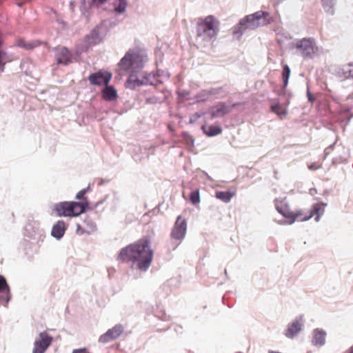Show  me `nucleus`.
I'll use <instances>...</instances> for the list:
<instances>
[{"label": "nucleus", "instance_id": "nucleus-17", "mask_svg": "<svg viewBox=\"0 0 353 353\" xmlns=\"http://www.w3.org/2000/svg\"><path fill=\"white\" fill-rule=\"evenodd\" d=\"M326 332L320 329H315L313 332L312 343L316 346H321L325 342Z\"/></svg>", "mask_w": 353, "mask_h": 353}, {"label": "nucleus", "instance_id": "nucleus-27", "mask_svg": "<svg viewBox=\"0 0 353 353\" xmlns=\"http://www.w3.org/2000/svg\"><path fill=\"white\" fill-rule=\"evenodd\" d=\"M190 200L193 205H197L200 203L199 190H193L190 194Z\"/></svg>", "mask_w": 353, "mask_h": 353}, {"label": "nucleus", "instance_id": "nucleus-35", "mask_svg": "<svg viewBox=\"0 0 353 353\" xmlns=\"http://www.w3.org/2000/svg\"><path fill=\"white\" fill-rule=\"evenodd\" d=\"M201 94L203 95V97H205L207 94V92L203 91Z\"/></svg>", "mask_w": 353, "mask_h": 353}, {"label": "nucleus", "instance_id": "nucleus-32", "mask_svg": "<svg viewBox=\"0 0 353 353\" xmlns=\"http://www.w3.org/2000/svg\"><path fill=\"white\" fill-rule=\"evenodd\" d=\"M72 353H89L85 348L74 350Z\"/></svg>", "mask_w": 353, "mask_h": 353}, {"label": "nucleus", "instance_id": "nucleus-11", "mask_svg": "<svg viewBox=\"0 0 353 353\" xmlns=\"http://www.w3.org/2000/svg\"><path fill=\"white\" fill-rule=\"evenodd\" d=\"M123 332V327L120 324L116 325L112 328L109 329L105 334H102L99 337V341L102 343H106L114 341L119 338Z\"/></svg>", "mask_w": 353, "mask_h": 353}, {"label": "nucleus", "instance_id": "nucleus-6", "mask_svg": "<svg viewBox=\"0 0 353 353\" xmlns=\"http://www.w3.org/2000/svg\"><path fill=\"white\" fill-rule=\"evenodd\" d=\"M269 12L265 11H257L252 14L246 16L241 20L240 25L245 28L254 29L263 24H270L274 22L272 17H268Z\"/></svg>", "mask_w": 353, "mask_h": 353}, {"label": "nucleus", "instance_id": "nucleus-12", "mask_svg": "<svg viewBox=\"0 0 353 353\" xmlns=\"http://www.w3.org/2000/svg\"><path fill=\"white\" fill-rule=\"evenodd\" d=\"M55 58L58 64L68 65L71 62L72 55L68 50L63 46L55 48Z\"/></svg>", "mask_w": 353, "mask_h": 353}, {"label": "nucleus", "instance_id": "nucleus-7", "mask_svg": "<svg viewBox=\"0 0 353 353\" xmlns=\"http://www.w3.org/2000/svg\"><path fill=\"white\" fill-rule=\"evenodd\" d=\"M294 46L299 53L305 59L312 58L318 52V47L313 38H303L298 40Z\"/></svg>", "mask_w": 353, "mask_h": 353}, {"label": "nucleus", "instance_id": "nucleus-13", "mask_svg": "<svg viewBox=\"0 0 353 353\" xmlns=\"http://www.w3.org/2000/svg\"><path fill=\"white\" fill-rule=\"evenodd\" d=\"M236 106V104L232 105L231 107L226 105L223 103L217 104L212 108L210 114L212 119L216 117H223L231 112L232 109Z\"/></svg>", "mask_w": 353, "mask_h": 353}, {"label": "nucleus", "instance_id": "nucleus-25", "mask_svg": "<svg viewBox=\"0 0 353 353\" xmlns=\"http://www.w3.org/2000/svg\"><path fill=\"white\" fill-rule=\"evenodd\" d=\"M92 232V228L84 227L83 225L77 224L76 233L78 235L90 234Z\"/></svg>", "mask_w": 353, "mask_h": 353}, {"label": "nucleus", "instance_id": "nucleus-18", "mask_svg": "<svg viewBox=\"0 0 353 353\" xmlns=\"http://www.w3.org/2000/svg\"><path fill=\"white\" fill-rule=\"evenodd\" d=\"M103 97L106 101H113L117 98V92L113 86L105 85L102 91Z\"/></svg>", "mask_w": 353, "mask_h": 353}, {"label": "nucleus", "instance_id": "nucleus-15", "mask_svg": "<svg viewBox=\"0 0 353 353\" xmlns=\"http://www.w3.org/2000/svg\"><path fill=\"white\" fill-rule=\"evenodd\" d=\"M42 43L43 42L39 40L26 41L24 39L19 38L16 41L15 46L19 48H22L25 50H30L41 46Z\"/></svg>", "mask_w": 353, "mask_h": 353}, {"label": "nucleus", "instance_id": "nucleus-10", "mask_svg": "<svg viewBox=\"0 0 353 353\" xmlns=\"http://www.w3.org/2000/svg\"><path fill=\"white\" fill-rule=\"evenodd\" d=\"M112 79V74L108 72L99 71L91 74L88 80L92 85H108Z\"/></svg>", "mask_w": 353, "mask_h": 353}, {"label": "nucleus", "instance_id": "nucleus-24", "mask_svg": "<svg viewBox=\"0 0 353 353\" xmlns=\"http://www.w3.org/2000/svg\"><path fill=\"white\" fill-rule=\"evenodd\" d=\"M130 75L127 80L128 86L130 88H134L137 86H139L143 84L142 81L139 80L134 73H130Z\"/></svg>", "mask_w": 353, "mask_h": 353}, {"label": "nucleus", "instance_id": "nucleus-22", "mask_svg": "<svg viewBox=\"0 0 353 353\" xmlns=\"http://www.w3.org/2000/svg\"><path fill=\"white\" fill-rule=\"evenodd\" d=\"M271 111L277 114L280 119H283L287 114V111L281 104L276 103L271 105Z\"/></svg>", "mask_w": 353, "mask_h": 353}, {"label": "nucleus", "instance_id": "nucleus-21", "mask_svg": "<svg viewBox=\"0 0 353 353\" xmlns=\"http://www.w3.org/2000/svg\"><path fill=\"white\" fill-rule=\"evenodd\" d=\"M235 193L230 191H217L215 193V197L223 202L228 203L234 196Z\"/></svg>", "mask_w": 353, "mask_h": 353}, {"label": "nucleus", "instance_id": "nucleus-14", "mask_svg": "<svg viewBox=\"0 0 353 353\" xmlns=\"http://www.w3.org/2000/svg\"><path fill=\"white\" fill-rule=\"evenodd\" d=\"M10 298V288L5 278L0 275V301L8 303Z\"/></svg>", "mask_w": 353, "mask_h": 353}, {"label": "nucleus", "instance_id": "nucleus-36", "mask_svg": "<svg viewBox=\"0 0 353 353\" xmlns=\"http://www.w3.org/2000/svg\"><path fill=\"white\" fill-rule=\"evenodd\" d=\"M349 353H353V346L350 348Z\"/></svg>", "mask_w": 353, "mask_h": 353}, {"label": "nucleus", "instance_id": "nucleus-28", "mask_svg": "<svg viewBox=\"0 0 353 353\" xmlns=\"http://www.w3.org/2000/svg\"><path fill=\"white\" fill-rule=\"evenodd\" d=\"M84 227H91L92 228V232H94L95 230V228H96V225L94 224V223L88 217H87L86 219H85L83 221V224H82Z\"/></svg>", "mask_w": 353, "mask_h": 353}, {"label": "nucleus", "instance_id": "nucleus-8", "mask_svg": "<svg viewBox=\"0 0 353 353\" xmlns=\"http://www.w3.org/2000/svg\"><path fill=\"white\" fill-rule=\"evenodd\" d=\"M52 342V337L46 332H41L34 341L32 353H44Z\"/></svg>", "mask_w": 353, "mask_h": 353}, {"label": "nucleus", "instance_id": "nucleus-33", "mask_svg": "<svg viewBox=\"0 0 353 353\" xmlns=\"http://www.w3.org/2000/svg\"><path fill=\"white\" fill-rule=\"evenodd\" d=\"M307 96L310 101H311L312 103L314 102V98L313 97L312 94L310 92L309 90L307 91Z\"/></svg>", "mask_w": 353, "mask_h": 353}, {"label": "nucleus", "instance_id": "nucleus-37", "mask_svg": "<svg viewBox=\"0 0 353 353\" xmlns=\"http://www.w3.org/2000/svg\"><path fill=\"white\" fill-rule=\"evenodd\" d=\"M205 99H201L200 101H205Z\"/></svg>", "mask_w": 353, "mask_h": 353}, {"label": "nucleus", "instance_id": "nucleus-16", "mask_svg": "<svg viewBox=\"0 0 353 353\" xmlns=\"http://www.w3.org/2000/svg\"><path fill=\"white\" fill-rule=\"evenodd\" d=\"M66 225L63 221H58L52 227L51 234L56 239H61L65 234Z\"/></svg>", "mask_w": 353, "mask_h": 353}, {"label": "nucleus", "instance_id": "nucleus-4", "mask_svg": "<svg viewBox=\"0 0 353 353\" xmlns=\"http://www.w3.org/2000/svg\"><path fill=\"white\" fill-rule=\"evenodd\" d=\"M219 21L213 15L199 17L196 20V39L208 42L215 37L219 31Z\"/></svg>", "mask_w": 353, "mask_h": 353}, {"label": "nucleus", "instance_id": "nucleus-34", "mask_svg": "<svg viewBox=\"0 0 353 353\" xmlns=\"http://www.w3.org/2000/svg\"><path fill=\"white\" fill-rule=\"evenodd\" d=\"M269 353H281V352H275V351H270Z\"/></svg>", "mask_w": 353, "mask_h": 353}, {"label": "nucleus", "instance_id": "nucleus-20", "mask_svg": "<svg viewBox=\"0 0 353 353\" xmlns=\"http://www.w3.org/2000/svg\"><path fill=\"white\" fill-rule=\"evenodd\" d=\"M301 324L298 321L293 322L288 326L285 335L287 337L292 338L301 330Z\"/></svg>", "mask_w": 353, "mask_h": 353}, {"label": "nucleus", "instance_id": "nucleus-23", "mask_svg": "<svg viewBox=\"0 0 353 353\" xmlns=\"http://www.w3.org/2000/svg\"><path fill=\"white\" fill-rule=\"evenodd\" d=\"M113 6L116 12L123 13L125 12L127 6V0H114Z\"/></svg>", "mask_w": 353, "mask_h": 353}, {"label": "nucleus", "instance_id": "nucleus-2", "mask_svg": "<svg viewBox=\"0 0 353 353\" xmlns=\"http://www.w3.org/2000/svg\"><path fill=\"white\" fill-rule=\"evenodd\" d=\"M274 205L276 210L285 218L290 220V223H292L295 221H307L313 216H315V220L318 221L324 212V208L321 203L313 205L309 212H305L302 210H292L285 199H276Z\"/></svg>", "mask_w": 353, "mask_h": 353}, {"label": "nucleus", "instance_id": "nucleus-19", "mask_svg": "<svg viewBox=\"0 0 353 353\" xmlns=\"http://www.w3.org/2000/svg\"><path fill=\"white\" fill-rule=\"evenodd\" d=\"M201 129L203 132L208 137L218 135L222 132L221 128L218 125H203Z\"/></svg>", "mask_w": 353, "mask_h": 353}, {"label": "nucleus", "instance_id": "nucleus-31", "mask_svg": "<svg viewBox=\"0 0 353 353\" xmlns=\"http://www.w3.org/2000/svg\"><path fill=\"white\" fill-rule=\"evenodd\" d=\"M321 168V165L313 163L308 165V168L311 170H316Z\"/></svg>", "mask_w": 353, "mask_h": 353}, {"label": "nucleus", "instance_id": "nucleus-9", "mask_svg": "<svg viewBox=\"0 0 353 353\" xmlns=\"http://www.w3.org/2000/svg\"><path fill=\"white\" fill-rule=\"evenodd\" d=\"M187 230V222L185 219L179 216L174 223L171 232V236L177 240H181L184 238Z\"/></svg>", "mask_w": 353, "mask_h": 353}, {"label": "nucleus", "instance_id": "nucleus-30", "mask_svg": "<svg viewBox=\"0 0 353 353\" xmlns=\"http://www.w3.org/2000/svg\"><path fill=\"white\" fill-rule=\"evenodd\" d=\"M323 6L324 8H331L332 6V0H321Z\"/></svg>", "mask_w": 353, "mask_h": 353}, {"label": "nucleus", "instance_id": "nucleus-29", "mask_svg": "<svg viewBox=\"0 0 353 353\" xmlns=\"http://www.w3.org/2000/svg\"><path fill=\"white\" fill-rule=\"evenodd\" d=\"M345 73L347 77L353 78V63H350L345 67Z\"/></svg>", "mask_w": 353, "mask_h": 353}, {"label": "nucleus", "instance_id": "nucleus-3", "mask_svg": "<svg viewBox=\"0 0 353 353\" xmlns=\"http://www.w3.org/2000/svg\"><path fill=\"white\" fill-rule=\"evenodd\" d=\"M89 189L90 188L88 187L77 194L76 199L81 200L80 202L64 201L56 204L54 207L56 215L57 216H77L82 214L89 205L88 199L85 196Z\"/></svg>", "mask_w": 353, "mask_h": 353}, {"label": "nucleus", "instance_id": "nucleus-1", "mask_svg": "<svg viewBox=\"0 0 353 353\" xmlns=\"http://www.w3.org/2000/svg\"><path fill=\"white\" fill-rule=\"evenodd\" d=\"M154 252L151 249L149 240L141 239L122 248L117 256V260L131 263L141 271H146L151 265Z\"/></svg>", "mask_w": 353, "mask_h": 353}, {"label": "nucleus", "instance_id": "nucleus-5", "mask_svg": "<svg viewBox=\"0 0 353 353\" xmlns=\"http://www.w3.org/2000/svg\"><path fill=\"white\" fill-rule=\"evenodd\" d=\"M144 55L138 49H130L118 63L120 74L136 73L143 66Z\"/></svg>", "mask_w": 353, "mask_h": 353}, {"label": "nucleus", "instance_id": "nucleus-26", "mask_svg": "<svg viewBox=\"0 0 353 353\" xmlns=\"http://www.w3.org/2000/svg\"><path fill=\"white\" fill-rule=\"evenodd\" d=\"M290 75V69L288 65H285L283 68L282 77L283 81V86L286 87L288 83V79Z\"/></svg>", "mask_w": 353, "mask_h": 353}]
</instances>
